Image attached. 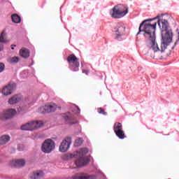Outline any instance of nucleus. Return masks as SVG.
<instances>
[{
	"instance_id": "f257e3e1",
	"label": "nucleus",
	"mask_w": 179,
	"mask_h": 179,
	"mask_svg": "<svg viewBox=\"0 0 179 179\" xmlns=\"http://www.w3.org/2000/svg\"><path fill=\"white\" fill-rule=\"evenodd\" d=\"M156 18L145 20L141 24L138 28L139 31L137 34H139L141 31H144V36L145 37V45L149 48V53L153 55H151L153 58H157V54H162V49L159 48L157 42H156V26L157 22L155 21Z\"/></svg>"
},
{
	"instance_id": "f03ea898",
	"label": "nucleus",
	"mask_w": 179,
	"mask_h": 179,
	"mask_svg": "<svg viewBox=\"0 0 179 179\" xmlns=\"http://www.w3.org/2000/svg\"><path fill=\"white\" fill-rule=\"evenodd\" d=\"M157 17H159V19L157 20L158 25L162 31V42L161 43V54H165V55H169V53H167V51L169 52V54L171 52V50H173L177 44H178L179 42V31L178 29H176V31L178 33V39L175 42L173 46H172L171 48L169 47L170 45V43L171 41H173V30L170 29V27L169 26V20L166 19V17L162 15V16H157Z\"/></svg>"
},
{
	"instance_id": "7ed1b4c3",
	"label": "nucleus",
	"mask_w": 179,
	"mask_h": 179,
	"mask_svg": "<svg viewBox=\"0 0 179 179\" xmlns=\"http://www.w3.org/2000/svg\"><path fill=\"white\" fill-rule=\"evenodd\" d=\"M89 150L87 148H81L78 152L77 156L78 159L75 161V164L76 167H82L83 166H86L88 163H90V159L89 157L86 156Z\"/></svg>"
},
{
	"instance_id": "20e7f679",
	"label": "nucleus",
	"mask_w": 179,
	"mask_h": 179,
	"mask_svg": "<svg viewBox=\"0 0 179 179\" xmlns=\"http://www.w3.org/2000/svg\"><path fill=\"white\" fill-rule=\"evenodd\" d=\"M127 13H128V6L124 4H119L113 8L110 16L113 19H121V17H124Z\"/></svg>"
},
{
	"instance_id": "39448f33",
	"label": "nucleus",
	"mask_w": 179,
	"mask_h": 179,
	"mask_svg": "<svg viewBox=\"0 0 179 179\" xmlns=\"http://www.w3.org/2000/svg\"><path fill=\"white\" fill-rule=\"evenodd\" d=\"M67 62L69 65L74 72H78L79 71V58L76 57V56L73 54H71L67 57Z\"/></svg>"
},
{
	"instance_id": "423d86ee",
	"label": "nucleus",
	"mask_w": 179,
	"mask_h": 179,
	"mask_svg": "<svg viewBox=\"0 0 179 179\" xmlns=\"http://www.w3.org/2000/svg\"><path fill=\"white\" fill-rule=\"evenodd\" d=\"M54 149H55V143L51 139L45 140L42 144V152L51 153Z\"/></svg>"
},
{
	"instance_id": "0eeeda50",
	"label": "nucleus",
	"mask_w": 179,
	"mask_h": 179,
	"mask_svg": "<svg viewBox=\"0 0 179 179\" xmlns=\"http://www.w3.org/2000/svg\"><path fill=\"white\" fill-rule=\"evenodd\" d=\"M113 33H115V38L117 40L124 36L125 33V25L122 23L116 24L115 27L113 29Z\"/></svg>"
},
{
	"instance_id": "6e6552de",
	"label": "nucleus",
	"mask_w": 179,
	"mask_h": 179,
	"mask_svg": "<svg viewBox=\"0 0 179 179\" xmlns=\"http://www.w3.org/2000/svg\"><path fill=\"white\" fill-rule=\"evenodd\" d=\"M57 110V105L55 103L46 104L39 108V113L45 114V113H54Z\"/></svg>"
},
{
	"instance_id": "1a4fd4ad",
	"label": "nucleus",
	"mask_w": 179,
	"mask_h": 179,
	"mask_svg": "<svg viewBox=\"0 0 179 179\" xmlns=\"http://www.w3.org/2000/svg\"><path fill=\"white\" fill-rule=\"evenodd\" d=\"M71 143H72V138L71 137H66L59 145V151L65 152L71 148Z\"/></svg>"
},
{
	"instance_id": "9d476101",
	"label": "nucleus",
	"mask_w": 179,
	"mask_h": 179,
	"mask_svg": "<svg viewBox=\"0 0 179 179\" xmlns=\"http://www.w3.org/2000/svg\"><path fill=\"white\" fill-rule=\"evenodd\" d=\"M16 87V84L15 83H10L8 85L5 86L1 92L4 96H9V94H12L13 90Z\"/></svg>"
},
{
	"instance_id": "9b49d317",
	"label": "nucleus",
	"mask_w": 179,
	"mask_h": 179,
	"mask_svg": "<svg viewBox=\"0 0 179 179\" xmlns=\"http://www.w3.org/2000/svg\"><path fill=\"white\" fill-rule=\"evenodd\" d=\"M15 115H16V110L8 109L1 114V120H9L10 118H13Z\"/></svg>"
},
{
	"instance_id": "f8f14e48",
	"label": "nucleus",
	"mask_w": 179,
	"mask_h": 179,
	"mask_svg": "<svg viewBox=\"0 0 179 179\" xmlns=\"http://www.w3.org/2000/svg\"><path fill=\"white\" fill-rule=\"evenodd\" d=\"M63 119L69 125H73L75 124H78V120L71 115V113H67L63 115Z\"/></svg>"
},
{
	"instance_id": "ddd939ff",
	"label": "nucleus",
	"mask_w": 179,
	"mask_h": 179,
	"mask_svg": "<svg viewBox=\"0 0 179 179\" xmlns=\"http://www.w3.org/2000/svg\"><path fill=\"white\" fill-rule=\"evenodd\" d=\"M42 126H43V122L41 120H35V121L29 122L30 131H34L36 129H38V128H41Z\"/></svg>"
},
{
	"instance_id": "4468645a",
	"label": "nucleus",
	"mask_w": 179,
	"mask_h": 179,
	"mask_svg": "<svg viewBox=\"0 0 179 179\" xmlns=\"http://www.w3.org/2000/svg\"><path fill=\"white\" fill-rule=\"evenodd\" d=\"M44 177V172L42 171H36L29 174V178L31 179H41Z\"/></svg>"
},
{
	"instance_id": "2eb2a0df",
	"label": "nucleus",
	"mask_w": 179,
	"mask_h": 179,
	"mask_svg": "<svg viewBox=\"0 0 179 179\" xmlns=\"http://www.w3.org/2000/svg\"><path fill=\"white\" fill-rule=\"evenodd\" d=\"M26 162L24 161V159H16L12 162L11 166L16 167L17 169H20V167L24 166Z\"/></svg>"
},
{
	"instance_id": "dca6fc26",
	"label": "nucleus",
	"mask_w": 179,
	"mask_h": 179,
	"mask_svg": "<svg viewBox=\"0 0 179 179\" xmlns=\"http://www.w3.org/2000/svg\"><path fill=\"white\" fill-rule=\"evenodd\" d=\"M73 179H96V176L87 173H80L79 175L73 176Z\"/></svg>"
},
{
	"instance_id": "f3484780",
	"label": "nucleus",
	"mask_w": 179,
	"mask_h": 179,
	"mask_svg": "<svg viewBox=\"0 0 179 179\" xmlns=\"http://www.w3.org/2000/svg\"><path fill=\"white\" fill-rule=\"evenodd\" d=\"M20 55L22 58H29L30 57V51L26 48H22L20 50Z\"/></svg>"
},
{
	"instance_id": "a211bd4d",
	"label": "nucleus",
	"mask_w": 179,
	"mask_h": 179,
	"mask_svg": "<svg viewBox=\"0 0 179 179\" xmlns=\"http://www.w3.org/2000/svg\"><path fill=\"white\" fill-rule=\"evenodd\" d=\"M10 141V137L8 135H3L0 137V145H6Z\"/></svg>"
},
{
	"instance_id": "6ab92c4d",
	"label": "nucleus",
	"mask_w": 179,
	"mask_h": 179,
	"mask_svg": "<svg viewBox=\"0 0 179 179\" xmlns=\"http://www.w3.org/2000/svg\"><path fill=\"white\" fill-rule=\"evenodd\" d=\"M11 20L13 23H20L22 22V18L19 15L15 13L11 15Z\"/></svg>"
},
{
	"instance_id": "aec40b11",
	"label": "nucleus",
	"mask_w": 179,
	"mask_h": 179,
	"mask_svg": "<svg viewBox=\"0 0 179 179\" xmlns=\"http://www.w3.org/2000/svg\"><path fill=\"white\" fill-rule=\"evenodd\" d=\"M19 101H20V97H19L17 95H15L8 100V103L16 104V103H19Z\"/></svg>"
},
{
	"instance_id": "412c9836",
	"label": "nucleus",
	"mask_w": 179,
	"mask_h": 179,
	"mask_svg": "<svg viewBox=\"0 0 179 179\" xmlns=\"http://www.w3.org/2000/svg\"><path fill=\"white\" fill-rule=\"evenodd\" d=\"M113 130L114 132H118V131H122V124L120 122H116L115 123L113 126Z\"/></svg>"
},
{
	"instance_id": "4be33fe9",
	"label": "nucleus",
	"mask_w": 179,
	"mask_h": 179,
	"mask_svg": "<svg viewBox=\"0 0 179 179\" xmlns=\"http://www.w3.org/2000/svg\"><path fill=\"white\" fill-rule=\"evenodd\" d=\"M115 134L119 139H124L125 138V133L122 131V129L115 132Z\"/></svg>"
},
{
	"instance_id": "5701e85b",
	"label": "nucleus",
	"mask_w": 179,
	"mask_h": 179,
	"mask_svg": "<svg viewBox=\"0 0 179 179\" xmlns=\"http://www.w3.org/2000/svg\"><path fill=\"white\" fill-rule=\"evenodd\" d=\"M75 157V155H73V154H71V153H66V154H64L63 156H62V159L63 160H71V159Z\"/></svg>"
},
{
	"instance_id": "b1692460",
	"label": "nucleus",
	"mask_w": 179,
	"mask_h": 179,
	"mask_svg": "<svg viewBox=\"0 0 179 179\" xmlns=\"http://www.w3.org/2000/svg\"><path fill=\"white\" fill-rule=\"evenodd\" d=\"M21 129L22 131H30V122H29L24 124H22L21 126Z\"/></svg>"
},
{
	"instance_id": "393cba45",
	"label": "nucleus",
	"mask_w": 179,
	"mask_h": 179,
	"mask_svg": "<svg viewBox=\"0 0 179 179\" xmlns=\"http://www.w3.org/2000/svg\"><path fill=\"white\" fill-rule=\"evenodd\" d=\"M8 41L5 38V33L2 32L0 35V43H8Z\"/></svg>"
},
{
	"instance_id": "a878e982",
	"label": "nucleus",
	"mask_w": 179,
	"mask_h": 179,
	"mask_svg": "<svg viewBox=\"0 0 179 179\" xmlns=\"http://www.w3.org/2000/svg\"><path fill=\"white\" fill-rule=\"evenodd\" d=\"M9 62H10V64H16L19 62V57H11L9 59Z\"/></svg>"
},
{
	"instance_id": "bb28decb",
	"label": "nucleus",
	"mask_w": 179,
	"mask_h": 179,
	"mask_svg": "<svg viewBox=\"0 0 179 179\" xmlns=\"http://www.w3.org/2000/svg\"><path fill=\"white\" fill-rule=\"evenodd\" d=\"M82 143H83V139L82 138H78L75 141L76 146H80Z\"/></svg>"
},
{
	"instance_id": "cd10ccee",
	"label": "nucleus",
	"mask_w": 179,
	"mask_h": 179,
	"mask_svg": "<svg viewBox=\"0 0 179 179\" xmlns=\"http://www.w3.org/2000/svg\"><path fill=\"white\" fill-rule=\"evenodd\" d=\"M97 111L99 114H102V115H107V113L102 108H99Z\"/></svg>"
},
{
	"instance_id": "c85d7f7f",
	"label": "nucleus",
	"mask_w": 179,
	"mask_h": 179,
	"mask_svg": "<svg viewBox=\"0 0 179 179\" xmlns=\"http://www.w3.org/2000/svg\"><path fill=\"white\" fill-rule=\"evenodd\" d=\"M3 71H5V64L0 63V73L1 72H3Z\"/></svg>"
},
{
	"instance_id": "c756f323",
	"label": "nucleus",
	"mask_w": 179,
	"mask_h": 179,
	"mask_svg": "<svg viewBox=\"0 0 179 179\" xmlns=\"http://www.w3.org/2000/svg\"><path fill=\"white\" fill-rule=\"evenodd\" d=\"M83 73H85V75H89V70L83 69Z\"/></svg>"
},
{
	"instance_id": "7c9ffc66",
	"label": "nucleus",
	"mask_w": 179,
	"mask_h": 179,
	"mask_svg": "<svg viewBox=\"0 0 179 179\" xmlns=\"http://www.w3.org/2000/svg\"><path fill=\"white\" fill-rule=\"evenodd\" d=\"M3 50V46L0 45V51H2Z\"/></svg>"
},
{
	"instance_id": "2f4dec72",
	"label": "nucleus",
	"mask_w": 179,
	"mask_h": 179,
	"mask_svg": "<svg viewBox=\"0 0 179 179\" xmlns=\"http://www.w3.org/2000/svg\"><path fill=\"white\" fill-rule=\"evenodd\" d=\"M12 47H16V45H11Z\"/></svg>"
},
{
	"instance_id": "473e14b6",
	"label": "nucleus",
	"mask_w": 179,
	"mask_h": 179,
	"mask_svg": "<svg viewBox=\"0 0 179 179\" xmlns=\"http://www.w3.org/2000/svg\"><path fill=\"white\" fill-rule=\"evenodd\" d=\"M11 50H15V48L12 47V48H11Z\"/></svg>"
},
{
	"instance_id": "72a5a7b5",
	"label": "nucleus",
	"mask_w": 179,
	"mask_h": 179,
	"mask_svg": "<svg viewBox=\"0 0 179 179\" xmlns=\"http://www.w3.org/2000/svg\"><path fill=\"white\" fill-rule=\"evenodd\" d=\"M0 120H1V113H0Z\"/></svg>"
}]
</instances>
